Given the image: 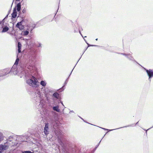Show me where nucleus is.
<instances>
[{
  "mask_svg": "<svg viewBox=\"0 0 153 153\" xmlns=\"http://www.w3.org/2000/svg\"><path fill=\"white\" fill-rule=\"evenodd\" d=\"M4 19L3 20H2V22H0V25H2L3 24V21H4Z\"/></svg>",
  "mask_w": 153,
  "mask_h": 153,
  "instance_id": "nucleus-23",
  "label": "nucleus"
},
{
  "mask_svg": "<svg viewBox=\"0 0 153 153\" xmlns=\"http://www.w3.org/2000/svg\"><path fill=\"white\" fill-rule=\"evenodd\" d=\"M22 153H33V152H31L29 151H25L22 152Z\"/></svg>",
  "mask_w": 153,
  "mask_h": 153,
  "instance_id": "nucleus-21",
  "label": "nucleus"
},
{
  "mask_svg": "<svg viewBox=\"0 0 153 153\" xmlns=\"http://www.w3.org/2000/svg\"><path fill=\"white\" fill-rule=\"evenodd\" d=\"M9 30V28L7 27L6 26L5 27H4L3 28V29L2 31V32L4 33L7 32Z\"/></svg>",
  "mask_w": 153,
  "mask_h": 153,
  "instance_id": "nucleus-16",
  "label": "nucleus"
},
{
  "mask_svg": "<svg viewBox=\"0 0 153 153\" xmlns=\"http://www.w3.org/2000/svg\"><path fill=\"white\" fill-rule=\"evenodd\" d=\"M21 3H19L17 5V10L18 12L21 9Z\"/></svg>",
  "mask_w": 153,
  "mask_h": 153,
  "instance_id": "nucleus-14",
  "label": "nucleus"
},
{
  "mask_svg": "<svg viewBox=\"0 0 153 153\" xmlns=\"http://www.w3.org/2000/svg\"><path fill=\"white\" fill-rule=\"evenodd\" d=\"M114 129H112V130H109V131H112L113 130H114Z\"/></svg>",
  "mask_w": 153,
  "mask_h": 153,
  "instance_id": "nucleus-30",
  "label": "nucleus"
},
{
  "mask_svg": "<svg viewBox=\"0 0 153 153\" xmlns=\"http://www.w3.org/2000/svg\"><path fill=\"white\" fill-rule=\"evenodd\" d=\"M145 69L149 76V80L150 82L151 81V78L153 77V69H150L149 70H146Z\"/></svg>",
  "mask_w": 153,
  "mask_h": 153,
  "instance_id": "nucleus-3",
  "label": "nucleus"
},
{
  "mask_svg": "<svg viewBox=\"0 0 153 153\" xmlns=\"http://www.w3.org/2000/svg\"><path fill=\"white\" fill-rule=\"evenodd\" d=\"M121 54H122L123 55H125L126 56H127V57L129 59H130V58H131V57H132L131 56V55L129 54H125V53H121Z\"/></svg>",
  "mask_w": 153,
  "mask_h": 153,
  "instance_id": "nucleus-19",
  "label": "nucleus"
},
{
  "mask_svg": "<svg viewBox=\"0 0 153 153\" xmlns=\"http://www.w3.org/2000/svg\"><path fill=\"white\" fill-rule=\"evenodd\" d=\"M129 59L131 60H134V59L132 57H131V58H130Z\"/></svg>",
  "mask_w": 153,
  "mask_h": 153,
  "instance_id": "nucleus-26",
  "label": "nucleus"
},
{
  "mask_svg": "<svg viewBox=\"0 0 153 153\" xmlns=\"http://www.w3.org/2000/svg\"><path fill=\"white\" fill-rule=\"evenodd\" d=\"M79 32L81 34V36H82L83 37V36H82L81 33L80 31H79Z\"/></svg>",
  "mask_w": 153,
  "mask_h": 153,
  "instance_id": "nucleus-28",
  "label": "nucleus"
},
{
  "mask_svg": "<svg viewBox=\"0 0 153 153\" xmlns=\"http://www.w3.org/2000/svg\"><path fill=\"white\" fill-rule=\"evenodd\" d=\"M55 134L57 136L58 138L59 139V138L60 137H61L62 136V133L61 132L59 131H55ZM59 144L62 146H63V144L61 141L60 140H59Z\"/></svg>",
  "mask_w": 153,
  "mask_h": 153,
  "instance_id": "nucleus-4",
  "label": "nucleus"
},
{
  "mask_svg": "<svg viewBox=\"0 0 153 153\" xmlns=\"http://www.w3.org/2000/svg\"><path fill=\"white\" fill-rule=\"evenodd\" d=\"M22 47V45L19 42L18 43V52L20 53L21 52V48Z\"/></svg>",
  "mask_w": 153,
  "mask_h": 153,
  "instance_id": "nucleus-15",
  "label": "nucleus"
},
{
  "mask_svg": "<svg viewBox=\"0 0 153 153\" xmlns=\"http://www.w3.org/2000/svg\"><path fill=\"white\" fill-rule=\"evenodd\" d=\"M13 72V74H14V72L13 71H11V70L10 71H9L7 69H6L4 71V74L3 75L1 76H3L5 75H7V74Z\"/></svg>",
  "mask_w": 153,
  "mask_h": 153,
  "instance_id": "nucleus-12",
  "label": "nucleus"
},
{
  "mask_svg": "<svg viewBox=\"0 0 153 153\" xmlns=\"http://www.w3.org/2000/svg\"><path fill=\"white\" fill-rule=\"evenodd\" d=\"M22 11L23 13H25L26 12V9H23Z\"/></svg>",
  "mask_w": 153,
  "mask_h": 153,
  "instance_id": "nucleus-25",
  "label": "nucleus"
},
{
  "mask_svg": "<svg viewBox=\"0 0 153 153\" xmlns=\"http://www.w3.org/2000/svg\"><path fill=\"white\" fill-rule=\"evenodd\" d=\"M0 153H2V152H0Z\"/></svg>",
  "mask_w": 153,
  "mask_h": 153,
  "instance_id": "nucleus-36",
  "label": "nucleus"
},
{
  "mask_svg": "<svg viewBox=\"0 0 153 153\" xmlns=\"http://www.w3.org/2000/svg\"><path fill=\"white\" fill-rule=\"evenodd\" d=\"M71 112H74L73 111H71L70 112V113Z\"/></svg>",
  "mask_w": 153,
  "mask_h": 153,
  "instance_id": "nucleus-29",
  "label": "nucleus"
},
{
  "mask_svg": "<svg viewBox=\"0 0 153 153\" xmlns=\"http://www.w3.org/2000/svg\"><path fill=\"white\" fill-rule=\"evenodd\" d=\"M44 132L46 135H48L49 133L48 123L45 124L44 129Z\"/></svg>",
  "mask_w": 153,
  "mask_h": 153,
  "instance_id": "nucleus-6",
  "label": "nucleus"
},
{
  "mask_svg": "<svg viewBox=\"0 0 153 153\" xmlns=\"http://www.w3.org/2000/svg\"><path fill=\"white\" fill-rule=\"evenodd\" d=\"M12 17L13 18H15L17 16L16 9V8L14 9L13 12L12 14Z\"/></svg>",
  "mask_w": 153,
  "mask_h": 153,
  "instance_id": "nucleus-10",
  "label": "nucleus"
},
{
  "mask_svg": "<svg viewBox=\"0 0 153 153\" xmlns=\"http://www.w3.org/2000/svg\"><path fill=\"white\" fill-rule=\"evenodd\" d=\"M28 33L29 32L28 31H25L22 32V34L25 36L28 35Z\"/></svg>",
  "mask_w": 153,
  "mask_h": 153,
  "instance_id": "nucleus-18",
  "label": "nucleus"
},
{
  "mask_svg": "<svg viewBox=\"0 0 153 153\" xmlns=\"http://www.w3.org/2000/svg\"><path fill=\"white\" fill-rule=\"evenodd\" d=\"M65 84H67V82H65Z\"/></svg>",
  "mask_w": 153,
  "mask_h": 153,
  "instance_id": "nucleus-37",
  "label": "nucleus"
},
{
  "mask_svg": "<svg viewBox=\"0 0 153 153\" xmlns=\"http://www.w3.org/2000/svg\"><path fill=\"white\" fill-rule=\"evenodd\" d=\"M16 0V1H19V0Z\"/></svg>",
  "mask_w": 153,
  "mask_h": 153,
  "instance_id": "nucleus-33",
  "label": "nucleus"
},
{
  "mask_svg": "<svg viewBox=\"0 0 153 153\" xmlns=\"http://www.w3.org/2000/svg\"><path fill=\"white\" fill-rule=\"evenodd\" d=\"M19 60V59L17 58L14 65L11 69V71L13 72L14 75H17L20 77H22L25 75L26 73L23 65H19L17 67L16 66L18 63Z\"/></svg>",
  "mask_w": 153,
  "mask_h": 153,
  "instance_id": "nucleus-1",
  "label": "nucleus"
},
{
  "mask_svg": "<svg viewBox=\"0 0 153 153\" xmlns=\"http://www.w3.org/2000/svg\"><path fill=\"white\" fill-rule=\"evenodd\" d=\"M91 46V45H89L88 46ZM91 46H93V45H91Z\"/></svg>",
  "mask_w": 153,
  "mask_h": 153,
  "instance_id": "nucleus-34",
  "label": "nucleus"
},
{
  "mask_svg": "<svg viewBox=\"0 0 153 153\" xmlns=\"http://www.w3.org/2000/svg\"><path fill=\"white\" fill-rule=\"evenodd\" d=\"M26 82L29 85L33 87H36L39 85L37 79L33 76L30 79L27 80Z\"/></svg>",
  "mask_w": 153,
  "mask_h": 153,
  "instance_id": "nucleus-2",
  "label": "nucleus"
},
{
  "mask_svg": "<svg viewBox=\"0 0 153 153\" xmlns=\"http://www.w3.org/2000/svg\"><path fill=\"white\" fill-rule=\"evenodd\" d=\"M39 100L40 101V106L42 108H44L45 106V102L44 101L42 100H41V99Z\"/></svg>",
  "mask_w": 153,
  "mask_h": 153,
  "instance_id": "nucleus-11",
  "label": "nucleus"
},
{
  "mask_svg": "<svg viewBox=\"0 0 153 153\" xmlns=\"http://www.w3.org/2000/svg\"><path fill=\"white\" fill-rule=\"evenodd\" d=\"M59 106L57 105L56 106H54L53 107V110L57 112H59L60 111V109L59 108Z\"/></svg>",
  "mask_w": 153,
  "mask_h": 153,
  "instance_id": "nucleus-13",
  "label": "nucleus"
},
{
  "mask_svg": "<svg viewBox=\"0 0 153 153\" xmlns=\"http://www.w3.org/2000/svg\"><path fill=\"white\" fill-rule=\"evenodd\" d=\"M23 23V21H22L18 23L16 25V27L20 30L23 29L24 26L22 25Z\"/></svg>",
  "mask_w": 153,
  "mask_h": 153,
  "instance_id": "nucleus-7",
  "label": "nucleus"
},
{
  "mask_svg": "<svg viewBox=\"0 0 153 153\" xmlns=\"http://www.w3.org/2000/svg\"><path fill=\"white\" fill-rule=\"evenodd\" d=\"M50 92V90L47 88H45L43 89V93L45 94V95L46 97L47 96V95Z\"/></svg>",
  "mask_w": 153,
  "mask_h": 153,
  "instance_id": "nucleus-9",
  "label": "nucleus"
},
{
  "mask_svg": "<svg viewBox=\"0 0 153 153\" xmlns=\"http://www.w3.org/2000/svg\"><path fill=\"white\" fill-rule=\"evenodd\" d=\"M138 122L136 124H137V123H138Z\"/></svg>",
  "mask_w": 153,
  "mask_h": 153,
  "instance_id": "nucleus-35",
  "label": "nucleus"
},
{
  "mask_svg": "<svg viewBox=\"0 0 153 153\" xmlns=\"http://www.w3.org/2000/svg\"><path fill=\"white\" fill-rule=\"evenodd\" d=\"M37 47H41V44L40 43H39L38 45L37 46Z\"/></svg>",
  "mask_w": 153,
  "mask_h": 153,
  "instance_id": "nucleus-24",
  "label": "nucleus"
},
{
  "mask_svg": "<svg viewBox=\"0 0 153 153\" xmlns=\"http://www.w3.org/2000/svg\"><path fill=\"white\" fill-rule=\"evenodd\" d=\"M8 148L7 146L5 144L3 145H0V152H2L3 151L7 149Z\"/></svg>",
  "mask_w": 153,
  "mask_h": 153,
  "instance_id": "nucleus-8",
  "label": "nucleus"
},
{
  "mask_svg": "<svg viewBox=\"0 0 153 153\" xmlns=\"http://www.w3.org/2000/svg\"><path fill=\"white\" fill-rule=\"evenodd\" d=\"M53 96L56 98H58L59 97V94L57 93H55L53 94Z\"/></svg>",
  "mask_w": 153,
  "mask_h": 153,
  "instance_id": "nucleus-20",
  "label": "nucleus"
},
{
  "mask_svg": "<svg viewBox=\"0 0 153 153\" xmlns=\"http://www.w3.org/2000/svg\"><path fill=\"white\" fill-rule=\"evenodd\" d=\"M32 68H33V66L32 67H30V66H29L28 67H27L30 70H31V69H32Z\"/></svg>",
  "mask_w": 153,
  "mask_h": 153,
  "instance_id": "nucleus-22",
  "label": "nucleus"
},
{
  "mask_svg": "<svg viewBox=\"0 0 153 153\" xmlns=\"http://www.w3.org/2000/svg\"><path fill=\"white\" fill-rule=\"evenodd\" d=\"M97 40H98V39H97H97H96V41H97Z\"/></svg>",
  "mask_w": 153,
  "mask_h": 153,
  "instance_id": "nucleus-32",
  "label": "nucleus"
},
{
  "mask_svg": "<svg viewBox=\"0 0 153 153\" xmlns=\"http://www.w3.org/2000/svg\"><path fill=\"white\" fill-rule=\"evenodd\" d=\"M102 129H104V130H108V129H105V128H102Z\"/></svg>",
  "mask_w": 153,
  "mask_h": 153,
  "instance_id": "nucleus-27",
  "label": "nucleus"
},
{
  "mask_svg": "<svg viewBox=\"0 0 153 153\" xmlns=\"http://www.w3.org/2000/svg\"><path fill=\"white\" fill-rule=\"evenodd\" d=\"M152 127H153H153H152Z\"/></svg>",
  "mask_w": 153,
  "mask_h": 153,
  "instance_id": "nucleus-38",
  "label": "nucleus"
},
{
  "mask_svg": "<svg viewBox=\"0 0 153 153\" xmlns=\"http://www.w3.org/2000/svg\"><path fill=\"white\" fill-rule=\"evenodd\" d=\"M35 95L38 99V100H40L43 97L41 91L39 90H37L35 92Z\"/></svg>",
  "mask_w": 153,
  "mask_h": 153,
  "instance_id": "nucleus-5",
  "label": "nucleus"
},
{
  "mask_svg": "<svg viewBox=\"0 0 153 153\" xmlns=\"http://www.w3.org/2000/svg\"><path fill=\"white\" fill-rule=\"evenodd\" d=\"M46 82L44 81H42L40 82V84L44 87L46 85Z\"/></svg>",
  "mask_w": 153,
  "mask_h": 153,
  "instance_id": "nucleus-17",
  "label": "nucleus"
},
{
  "mask_svg": "<svg viewBox=\"0 0 153 153\" xmlns=\"http://www.w3.org/2000/svg\"><path fill=\"white\" fill-rule=\"evenodd\" d=\"M61 103L64 106V105L63 104V103L62 102H61Z\"/></svg>",
  "mask_w": 153,
  "mask_h": 153,
  "instance_id": "nucleus-31",
  "label": "nucleus"
}]
</instances>
